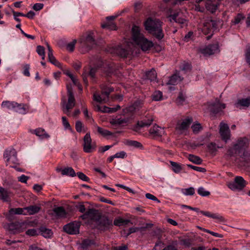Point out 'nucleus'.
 <instances>
[{"label": "nucleus", "instance_id": "obj_46", "mask_svg": "<svg viewBox=\"0 0 250 250\" xmlns=\"http://www.w3.org/2000/svg\"><path fill=\"white\" fill-rule=\"evenodd\" d=\"M94 244L93 240L86 239L83 240L81 243L82 248L83 249H87L89 246Z\"/></svg>", "mask_w": 250, "mask_h": 250}, {"label": "nucleus", "instance_id": "obj_14", "mask_svg": "<svg viewBox=\"0 0 250 250\" xmlns=\"http://www.w3.org/2000/svg\"><path fill=\"white\" fill-rule=\"evenodd\" d=\"M135 43L140 46L143 51H146L150 50L153 45L152 42L149 41L144 37L139 40L138 42H136Z\"/></svg>", "mask_w": 250, "mask_h": 250}, {"label": "nucleus", "instance_id": "obj_5", "mask_svg": "<svg viewBox=\"0 0 250 250\" xmlns=\"http://www.w3.org/2000/svg\"><path fill=\"white\" fill-rule=\"evenodd\" d=\"M181 207L182 208H188L190 210H194L195 211H196L197 212H200L203 215L207 216L208 217L216 219L220 223H224L226 222V219L222 215L218 213H212L209 211H203V210H200L199 209L197 208H193L189 206L185 205H182Z\"/></svg>", "mask_w": 250, "mask_h": 250}, {"label": "nucleus", "instance_id": "obj_59", "mask_svg": "<svg viewBox=\"0 0 250 250\" xmlns=\"http://www.w3.org/2000/svg\"><path fill=\"white\" fill-rule=\"evenodd\" d=\"M84 127L82 122L80 121H77L75 124V128L77 132H81L82 131V128Z\"/></svg>", "mask_w": 250, "mask_h": 250}, {"label": "nucleus", "instance_id": "obj_34", "mask_svg": "<svg viewBox=\"0 0 250 250\" xmlns=\"http://www.w3.org/2000/svg\"><path fill=\"white\" fill-rule=\"evenodd\" d=\"M240 153V152L238 150V148L233 145L232 147H230L228 148L226 155L230 157L235 156Z\"/></svg>", "mask_w": 250, "mask_h": 250}, {"label": "nucleus", "instance_id": "obj_4", "mask_svg": "<svg viewBox=\"0 0 250 250\" xmlns=\"http://www.w3.org/2000/svg\"><path fill=\"white\" fill-rule=\"evenodd\" d=\"M203 24L202 32L206 35H208L207 37V39L208 40L213 35L214 30L217 29V22L216 21L208 18L204 21Z\"/></svg>", "mask_w": 250, "mask_h": 250}, {"label": "nucleus", "instance_id": "obj_54", "mask_svg": "<svg viewBox=\"0 0 250 250\" xmlns=\"http://www.w3.org/2000/svg\"><path fill=\"white\" fill-rule=\"evenodd\" d=\"M152 99L154 101H159L162 98V93L160 91H157L154 92L152 96Z\"/></svg>", "mask_w": 250, "mask_h": 250}, {"label": "nucleus", "instance_id": "obj_28", "mask_svg": "<svg viewBox=\"0 0 250 250\" xmlns=\"http://www.w3.org/2000/svg\"><path fill=\"white\" fill-rule=\"evenodd\" d=\"M16 106V109H14L17 112H19L21 114H25L28 112L29 106L24 104H18Z\"/></svg>", "mask_w": 250, "mask_h": 250}, {"label": "nucleus", "instance_id": "obj_32", "mask_svg": "<svg viewBox=\"0 0 250 250\" xmlns=\"http://www.w3.org/2000/svg\"><path fill=\"white\" fill-rule=\"evenodd\" d=\"M53 212L59 217H65L66 215V211L62 207H59L53 209Z\"/></svg>", "mask_w": 250, "mask_h": 250}, {"label": "nucleus", "instance_id": "obj_56", "mask_svg": "<svg viewBox=\"0 0 250 250\" xmlns=\"http://www.w3.org/2000/svg\"><path fill=\"white\" fill-rule=\"evenodd\" d=\"M187 166L192 169H193L194 170L205 173L207 171V170L206 168L204 167H199L197 166H192L191 165H187Z\"/></svg>", "mask_w": 250, "mask_h": 250}, {"label": "nucleus", "instance_id": "obj_6", "mask_svg": "<svg viewBox=\"0 0 250 250\" xmlns=\"http://www.w3.org/2000/svg\"><path fill=\"white\" fill-rule=\"evenodd\" d=\"M247 182L241 176L235 177L234 181L228 184V187L232 190H241L246 186Z\"/></svg>", "mask_w": 250, "mask_h": 250}, {"label": "nucleus", "instance_id": "obj_23", "mask_svg": "<svg viewBox=\"0 0 250 250\" xmlns=\"http://www.w3.org/2000/svg\"><path fill=\"white\" fill-rule=\"evenodd\" d=\"M131 118L130 117H120L112 119L110 120V123L112 125H121L127 124Z\"/></svg>", "mask_w": 250, "mask_h": 250}, {"label": "nucleus", "instance_id": "obj_15", "mask_svg": "<svg viewBox=\"0 0 250 250\" xmlns=\"http://www.w3.org/2000/svg\"><path fill=\"white\" fill-rule=\"evenodd\" d=\"M110 52L112 54H116L122 57H127L128 55L129 54L128 50L119 45L112 47V48L110 49Z\"/></svg>", "mask_w": 250, "mask_h": 250}, {"label": "nucleus", "instance_id": "obj_24", "mask_svg": "<svg viewBox=\"0 0 250 250\" xmlns=\"http://www.w3.org/2000/svg\"><path fill=\"white\" fill-rule=\"evenodd\" d=\"M132 38L134 42H138L144 35L140 33V29L137 26H133L132 28Z\"/></svg>", "mask_w": 250, "mask_h": 250}, {"label": "nucleus", "instance_id": "obj_52", "mask_svg": "<svg viewBox=\"0 0 250 250\" xmlns=\"http://www.w3.org/2000/svg\"><path fill=\"white\" fill-rule=\"evenodd\" d=\"M76 208L81 213L86 212V208L83 202H79L75 206Z\"/></svg>", "mask_w": 250, "mask_h": 250}, {"label": "nucleus", "instance_id": "obj_12", "mask_svg": "<svg viewBox=\"0 0 250 250\" xmlns=\"http://www.w3.org/2000/svg\"><path fill=\"white\" fill-rule=\"evenodd\" d=\"M219 132L222 139L226 142L230 139V131L227 124L222 123L220 124Z\"/></svg>", "mask_w": 250, "mask_h": 250}, {"label": "nucleus", "instance_id": "obj_40", "mask_svg": "<svg viewBox=\"0 0 250 250\" xmlns=\"http://www.w3.org/2000/svg\"><path fill=\"white\" fill-rule=\"evenodd\" d=\"M15 155H17L16 150L13 148H10L5 151L3 156L5 158L7 159V158L14 156Z\"/></svg>", "mask_w": 250, "mask_h": 250}, {"label": "nucleus", "instance_id": "obj_45", "mask_svg": "<svg viewBox=\"0 0 250 250\" xmlns=\"http://www.w3.org/2000/svg\"><path fill=\"white\" fill-rule=\"evenodd\" d=\"M245 18V16L241 13H238L231 21V23L236 25L240 22V21Z\"/></svg>", "mask_w": 250, "mask_h": 250}, {"label": "nucleus", "instance_id": "obj_27", "mask_svg": "<svg viewBox=\"0 0 250 250\" xmlns=\"http://www.w3.org/2000/svg\"><path fill=\"white\" fill-rule=\"evenodd\" d=\"M24 209L27 211V214L33 215L40 211L41 207L36 205H32L25 207Z\"/></svg>", "mask_w": 250, "mask_h": 250}, {"label": "nucleus", "instance_id": "obj_16", "mask_svg": "<svg viewBox=\"0 0 250 250\" xmlns=\"http://www.w3.org/2000/svg\"><path fill=\"white\" fill-rule=\"evenodd\" d=\"M116 16H109L106 18V21L102 24L103 28H107L110 30H117V26L113 21L116 19Z\"/></svg>", "mask_w": 250, "mask_h": 250}, {"label": "nucleus", "instance_id": "obj_1", "mask_svg": "<svg viewBox=\"0 0 250 250\" xmlns=\"http://www.w3.org/2000/svg\"><path fill=\"white\" fill-rule=\"evenodd\" d=\"M145 29L149 34L160 40L164 37L161 22L159 20L148 18L144 22Z\"/></svg>", "mask_w": 250, "mask_h": 250}, {"label": "nucleus", "instance_id": "obj_30", "mask_svg": "<svg viewBox=\"0 0 250 250\" xmlns=\"http://www.w3.org/2000/svg\"><path fill=\"white\" fill-rule=\"evenodd\" d=\"M250 105V97L245 99H241L238 100L237 102L235 104L236 107L239 106L243 107H248Z\"/></svg>", "mask_w": 250, "mask_h": 250}, {"label": "nucleus", "instance_id": "obj_41", "mask_svg": "<svg viewBox=\"0 0 250 250\" xmlns=\"http://www.w3.org/2000/svg\"><path fill=\"white\" fill-rule=\"evenodd\" d=\"M130 220L128 219H124L121 218L116 219L114 221V225L117 226H121L126 225L130 222Z\"/></svg>", "mask_w": 250, "mask_h": 250}, {"label": "nucleus", "instance_id": "obj_10", "mask_svg": "<svg viewBox=\"0 0 250 250\" xmlns=\"http://www.w3.org/2000/svg\"><path fill=\"white\" fill-rule=\"evenodd\" d=\"M219 52L218 44H209L200 49V52L204 56H210Z\"/></svg>", "mask_w": 250, "mask_h": 250}, {"label": "nucleus", "instance_id": "obj_43", "mask_svg": "<svg viewBox=\"0 0 250 250\" xmlns=\"http://www.w3.org/2000/svg\"><path fill=\"white\" fill-rule=\"evenodd\" d=\"M24 210H25L24 208H12L9 212L10 214L26 215L27 213L24 212Z\"/></svg>", "mask_w": 250, "mask_h": 250}, {"label": "nucleus", "instance_id": "obj_25", "mask_svg": "<svg viewBox=\"0 0 250 250\" xmlns=\"http://www.w3.org/2000/svg\"><path fill=\"white\" fill-rule=\"evenodd\" d=\"M183 80V78H182L179 74H175L171 76L168 82L167 83V84L169 85H176L178 83L180 82Z\"/></svg>", "mask_w": 250, "mask_h": 250}, {"label": "nucleus", "instance_id": "obj_63", "mask_svg": "<svg viewBox=\"0 0 250 250\" xmlns=\"http://www.w3.org/2000/svg\"><path fill=\"white\" fill-rule=\"evenodd\" d=\"M145 196L148 199L156 201L158 203H160V201L156 197L150 193H146Z\"/></svg>", "mask_w": 250, "mask_h": 250}, {"label": "nucleus", "instance_id": "obj_26", "mask_svg": "<svg viewBox=\"0 0 250 250\" xmlns=\"http://www.w3.org/2000/svg\"><path fill=\"white\" fill-rule=\"evenodd\" d=\"M163 129L155 125L149 130V133L153 136H161L162 135Z\"/></svg>", "mask_w": 250, "mask_h": 250}, {"label": "nucleus", "instance_id": "obj_50", "mask_svg": "<svg viewBox=\"0 0 250 250\" xmlns=\"http://www.w3.org/2000/svg\"><path fill=\"white\" fill-rule=\"evenodd\" d=\"M183 193L187 196L193 195L195 193V190L193 187L182 189Z\"/></svg>", "mask_w": 250, "mask_h": 250}, {"label": "nucleus", "instance_id": "obj_18", "mask_svg": "<svg viewBox=\"0 0 250 250\" xmlns=\"http://www.w3.org/2000/svg\"><path fill=\"white\" fill-rule=\"evenodd\" d=\"M13 195V193L10 190L2 187H0V200L3 202H11V198Z\"/></svg>", "mask_w": 250, "mask_h": 250}, {"label": "nucleus", "instance_id": "obj_55", "mask_svg": "<svg viewBox=\"0 0 250 250\" xmlns=\"http://www.w3.org/2000/svg\"><path fill=\"white\" fill-rule=\"evenodd\" d=\"M191 128L194 134H197L202 129V127L199 123H197L191 126Z\"/></svg>", "mask_w": 250, "mask_h": 250}, {"label": "nucleus", "instance_id": "obj_39", "mask_svg": "<svg viewBox=\"0 0 250 250\" xmlns=\"http://www.w3.org/2000/svg\"><path fill=\"white\" fill-rule=\"evenodd\" d=\"M170 164L172 166V170L176 173H179L183 169L180 164L173 161H170Z\"/></svg>", "mask_w": 250, "mask_h": 250}, {"label": "nucleus", "instance_id": "obj_22", "mask_svg": "<svg viewBox=\"0 0 250 250\" xmlns=\"http://www.w3.org/2000/svg\"><path fill=\"white\" fill-rule=\"evenodd\" d=\"M88 218L91 220H95L96 222L101 216L99 210L95 208H89L87 210Z\"/></svg>", "mask_w": 250, "mask_h": 250}, {"label": "nucleus", "instance_id": "obj_21", "mask_svg": "<svg viewBox=\"0 0 250 250\" xmlns=\"http://www.w3.org/2000/svg\"><path fill=\"white\" fill-rule=\"evenodd\" d=\"M193 120L192 118H188L184 120L180 124L178 123L176 129L179 130H187L192 123Z\"/></svg>", "mask_w": 250, "mask_h": 250}, {"label": "nucleus", "instance_id": "obj_47", "mask_svg": "<svg viewBox=\"0 0 250 250\" xmlns=\"http://www.w3.org/2000/svg\"><path fill=\"white\" fill-rule=\"evenodd\" d=\"M98 111H101L103 113H112V108L106 106H100L97 105L96 107Z\"/></svg>", "mask_w": 250, "mask_h": 250}, {"label": "nucleus", "instance_id": "obj_9", "mask_svg": "<svg viewBox=\"0 0 250 250\" xmlns=\"http://www.w3.org/2000/svg\"><path fill=\"white\" fill-rule=\"evenodd\" d=\"M80 223L73 222L64 225L63 227L64 231L68 234L73 235L79 233Z\"/></svg>", "mask_w": 250, "mask_h": 250}, {"label": "nucleus", "instance_id": "obj_51", "mask_svg": "<svg viewBox=\"0 0 250 250\" xmlns=\"http://www.w3.org/2000/svg\"><path fill=\"white\" fill-rule=\"evenodd\" d=\"M197 192L198 194L203 197L208 196L210 194L209 191L206 190L203 187L199 188L197 190Z\"/></svg>", "mask_w": 250, "mask_h": 250}, {"label": "nucleus", "instance_id": "obj_19", "mask_svg": "<svg viewBox=\"0 0 250 250\" xmlns=\"http://www.w3.org/2000/svg\"><path fill=\"white\" fill-rule=\"evenodd\" d=\"M83 43L84 46L87 50H90L93 47H94L96 45V43L95 40L93 38V34H88L86 36Z\"/></svg>", "mask_w": 250, "mask_h": 250}, {"label": "nucleus", "instance_id": "obj_37", "mask_svg": "<svg viewBox=\"0 0 250 250\" xmlns=\"http://www.w3.org/2000/svg\"><path fill=\"white\" fill-rule=\"evenodd\" d=\"M146 77L151 82H155L157 79V73L155 69H152L146 73Z\"/></svg>", "mask_w": 250, "mask_h": 250}, {"label": "nucleus", "instance_id": "obj_57", "mask_svg": "<svg viewBox=\"0 0 250 250\" xmlns=\"http://www.w3.org/2000/svg\"><path fill=\"white\" fill-rule=\"evenodd\" d=\"M77 175L78 176L79 179L83 181L88 182L90 180L89 178L85 174H84L82 172H77Z\"/></svg>", "mask_w": 250, "mask_h": 250}, {"label": "nucleus", "instance_id": "obj_36", "mask_svg": "<svg viewBox=\"0 0 250 250\" xmlns=\"http://www.w3.org/2000/svg\"><path fill=\"white\" fill-rule=\"evenodd\" d=\"M195 2V10L200 12H204L205 11L204 7L205 0H196Z\"/></svg>", "mask_w": 250, "mask_h": 250}, {"label": "nucleus", "instance_id": "obj_44", "mask_svg": "<svg viewBox=\"0 0 250 250\" xmlns=\"http://www.w3.org/2000/svg\"><path fill=\"white\" fill-rule=\"evenodd\" d=\"M48 61L53 64L57 66L59 68H62V64L59 62L55 58L53 54L48 55Z\"/></svg>", "mask_w": 250, "mask_h": 250}, {"label": "nucleus", "instance_id": "obj_20", "mask_svg": "<svg viewBox=\"0 0 250 250\" xmlns=\"http://www.w3.org/2000/svg\"><path fill=\"white\" fill-rule=\"evenodd\" d=\"M249 144V139L246 137H243L238 139L236 143L234 144V145L238 148L240 152H241L243 149H245L248 146Z\"/></svg>", "mask_w": 250, "mask_h": 250}, {"label": "nucleus", "instance_id": "obj_8", "mask_svg": "<svg viewBox=\"0 0 250 250\" xmlns=\"http://www.w3.org/2000/svg\"><path fill=\"white\" fill-rule=\"evenodd\" d=\"M169 21L171 22H175L181 25V27L187 25V21L183 18V13L180 10H176L171 14L168 17Z\"/></svg>", "mask_w": 250, "mask_h": 250}, {"label": "nucleus", "instance_id": "obj_35", "mask_svg": "<svg viewBox=\"0 0 250 250\" xmlns=\"http://www.w3.org/2000/svg\"><path fill=\"white\" fill-rule=\"evenodd\" d=\"M35 134L42 139L48 138L49 135L45 132L44 129L39 128L34 130Z\"/></svg>", "mask_w": 250, "mask_h": 250}, {"label": "nucleus", "instance_id": "obj_60", "mask_svg": "<svg viewBox=\"0 0 250 250\" xmlns=\"http://www.w3.org/2000/svg\"><path fill=\"white\" fill-rule=\"evenodd\" d=\"M185 98L182 93L180 92L179 94V96L176 99V103L178 105H181L183 104V102L185 101Z\"/></svg>", "mask_w": 250, "mask_h": 250}, {"label": "nucleus", "instance_id": "obj_29", "mask_svg": "<svg viewBox=\"0 0 250 250\" xmlns=\"http://www.w3.org/2000/svg\"><path fill=\"white\" fill-rule=\"evenodd\" d=\"M59 171H61L62 175H68L71 177H74L76 174L74 170L71 167H68L64 169H60Z\"/></svg>", "mask_w": 250, "mask_h": 250}, {"label": "nucleus", "instance_id": "obj_42", "mask_svg": "<svg viewBox=\"0 0 250 250\" xmlns=\"http://www.w3.org/2000/svg\"><path fill=\"white\" fill-rule=\"evenodd\" d=\"M188 159L190 162L196 165L201 164L203 161L200 157L192 154L188 155Z\"/></svg>", "mask_w": 250, "mask_h": 250}, {"label": "nucleus", "instance_id": "obj_38", "mask_svg": "<svg viewBox=\"0 0 250 250\" xmlns=\"http://www.w3.org/2000/svg\"><path fill=\"white\" fill-rule=\"evenodd\" d=\"M40 231L41 234L45 238H49L53 234L51 229H47L44 227H41L40 228Z\"/></svg>", "mask_w": 250, "mask_h": 250}, {"label": "nucleus", "instance_id": "obj_17", "mask_svg": "<svg viewBox=\"0 0 250 250\" xmlns=\"http://www.w3.org/2000/svg\"><path fill=\"white\" fill-rule=\"evenodd\" d=\"M219 3V0H205V5L206 9L211 13L215 12Z\"/></svg>", "mask_w": 250, "mask_h": 250}, {"label": "nucleus", "instance_id": "obj_62", "mask_svg": "<svg viewBox=\"0 0 250 250\" xmlns=\"http://www.w3.org/2000/svg\"><path fill=\"white\" fill-rule=\"evenodd\" d=\"M93 99L95 101H96L98 102L101 103L103 101L105 102L106 101L105 98L102 96V95H97L96 94H94L93 95Z\"/></svg>", "mask_w": 250, "mask_h": 250}, {"label": "nucleus", "instance_id": "obj_53", "mask_svg": "<svg viewBox=\"0 0 250 250\" xmlns=\"http://www.w3.org/2000/svg\"><path fill=\"white\" fill-rule=\"evenodd\" d=\"M113 91V89L112 88H106L104 90H103L102 91V95L104 97L106 100L110 94V93Z\"/></svg>", "mask_w": 250, "mask_h": 250}, {"label": "nucleus", "instance_id": "obj_49", "mask_svg": "<svg viewBox=\"0 0 250 250\" xmlns=\"http://www.w3.org/2000/svg\"><path fill=\"white\" fill-rule=\"evenodd\" d=\"M97 131L103 136H110L112 135V133L110 131L104 129L101 127H97Z\"/></svg>", "mask_w": 250, "mask_h": 250}, {"label": "nucleus", "instance_id": "obj_7", "mask_svg": "<svg viewBox=\"0 0 250 250\" xmlns=\"http://www.w3.org/2000/svg\"><path fill=\"white\" fill-rule=\"evenodd\" d=\"M97 228L101 230L105 231L112 226V220L105 216H101L96 222Z\"/></svg>", "mask_w": 250, "mask_h": 250}, {"label": "nucleus", "instance_id": "obj_33", "mask_svg": "<svg viewBox=\"0 0 250 250\" xmlns=\"http://www.w3.org/2000/svg\"><path fill=\"white\" fill-rule=\"evenodd\" d=\"M18 103L14 101H5L1 104V106L6 107L9 109H16V106H17Z\"/></svg>", "mask_w": 250, "mask_h": 250}, {"label": "nucleus", "instance_id": "obj_31", "mask_svg": "<svg viewBox=\"0 0 250 250\" xmlns=\"http://www.w3.org/2000/svg\"><path fill=\"white\" fill-rule=\"evenodd\" d=\"M143 104V103L142 101L137 100L133 103V104L132 105L126 108V110L127 111L132 112L134 110L141 107Z\"/></svg>", "mask_w": 250, "mask_h": 250}, {"label": "nucleus", "instance_id": "obj_58", "mask_svg": "<svg viewBox=\"0 0 250 250\" xmlns=\"http://www.w3.org/2000/svg\"><path fill=\"white\" fill-rule=\"evenodd\" d=\"M77 42L76 40H74L72 42L67 44L66 49L70 52H73L75 48V45Z\"/></svg>", "mask_w": 250, "mask_h": 250}, {"label": "nucleus", "instance_id": "obj_13", "mask_svg": "<svg viewBox=\"0 0 250 250\" xmlns=\"http://www.w3.org/2000/svg\"><path fill=\"white\" fill-rule=\"evenodd\" d=\"M92 140L90 133H87L83 138V151L86 153H90L95 147L92 145Z\"/></svg>", "mask_w": 250, "mask_h": 250}, {"label": "nucleus", "instance_id": "obj_3", "mask_svg": "<svg viewBox=\"0 0 250 250\" xmlns=\"http://www.w3.org/2000/svg\"><path fill=\"white\" fill-rule=\"evenodd\" d=\"M208 110L211 117H215L218 115H221L223 110L226 108V104L220 103L216 99L215 102L207 103Z\"/></svg>", "mask_w": 250, "mask_h": 250}, {"label": "nucleus", "instance_id": "obj_11", "mask_svg": "<svg viewBox=\"0 0 250 250\" xmlns=\"http://www.w3.org/2000/svg\"><path fill=\"white\" fill-rule=\"evenodd\" d=\"M153 121L152 115L147 114L145 119L141 121H138L137 125L133 128V130L138 131L141 127H147L149 126Z\"/></svg>", "mask_w": 250, "mask_h": 250}, {"label": "nucleus", "instance_id": "obj_64", "mask_svg": "<svg viewBox=\"0 0 250 250\" xmlns=\"http://www.w3.org/2000/svg\"><path fill=\"white\" fill-rule=\"evenodd\" d=\"M26 234L29 236H36L38 235L37 231L35 229H29L26 231Z\"/></svg>", "mask_w": 250, "mask_h": 250}, {"label": "nucleus", "instance_id": "obj_2", "mask_svg": "<svg viewBox=\"0 0 250 250\" xmlns=\"http://www.w3.org/2000/svg\"><path fill=\"white\" fill-rule=\"evenodd\" d=\"M68 102L66 103L65 97L61 99V105L63 112L67 115H70V111L75 105V99L73 93L72 86L67 85Z\"/></svg>", "mask_w": 250, "mask_h": 250}, {"label": "nucleus", "instance_id": "obj_48", "mask_svg": "<svg viewBox=\"0 0 250 250\" xmlns=\"http://www.w3.org/2000/svg\"><path fill=\"white\" fill-rule=\"evenodd\" d=\"M126 144L129 146H134L136 148H143V145L142 144L136 141H127Z\"/></svg>", "mask_w": 250, "mask_h": 250}, {"label": "nucleus", "instance_id": "obj_61", "mask_svg": "<svg viewBox=\"0 0 250 250\" xmlns=\"http://www.w3.org/2000/svg\"><path fill=\"white\" fill-rule=\"evenodd\" d=\"M6 162L13 164H18L19 160L17 158V155H15L14 156L7 158V159H6Z\"/></svg>", "mask_w": 250, "mask_h": 250}]
</instances>
